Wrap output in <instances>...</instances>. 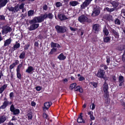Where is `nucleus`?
Returning <instances> with one entry per match:
<instances>
[{"mask_svg":"<svg viewBox=\"0 0 125 125\" xmlns=\"http://www.w3.org/2000/svg\"><path fill=\"white\" fill-rule=\"evenodd\" d=\"M46 15H44V14L39 16L35 17L30 22V23L32 24L36 23L41 22L46 19Z\"/></svg>","mask_w":125,"mask_h":125,"instance_id":"nucleus-1","label":"nucleus"},{"mask_svg":"<svg viewBox=\"0 0 125 125\" xmlns=\"http://www.w3.org/2000/svg\"><path fill=\"white\" fill-rule=\"evenodd\" d=\"M78 20L81 23H84L87 22L90 23L91 22V20L89 19L84 15H83L79 16L78 19Z\"/></svg>","mask_w":125,"mask_h":125,"instance_id":"nucleus-2","label":"nucleus"},{"mask_svg":"<svg viewBox=\"0 0 125 125\" xmlns=\"http://www.w3.org/2000/svg\"><path fill=\"white\" fill-rule=\"evenodd\" d=\"M55 28L58 33H64L67 31V28L64 26L57 25L55 26Z\"/></svg>","mask_w":125,"mask_h":125,"instance_id":"nucleus-3","label":"nucleus"},{"mask_svg":"<svg viewBox=\"0 0 125 125\" xmlns=\"http://www.w3.org/2000/svg\"><path fill=\"white\" fill-rule=\"evenodd\" d=\"M108 84L106 83V81H105L103 87V89L104 93V96L105 97H108L109 96V92L108 91Z\"/></svg>","mask_w":125,"mask_h":125,"instance_id":"nucleus-4","label":"nucleus"},{"mask_svg":"<svg viewBox=\"0 0 125 125\" xmlns=\"http://www.w3.org/2000/svg\"><path fill=\"white\" fill-rule=\"evenodd\" d=\"M2 33L3 34H7L8 33L11 31L12 30L11 28L8 26H6L2 28Z\"/></svg>","mask_w":125,"mask_h":125,"instance_id":"nucleus-5","label":"nucleus"},{"mask_svg":"<svg viewBox=\"0 0 125 125\" xmlns=\"http://www.w3.org/2000/svg\"><path fill=\"white\" fill-rule=\"evenodd\" d=\"M10 111L13 113L14 115L18 114L20 113V110L19 109H15L14 107L13 104H12L11 106L10 107Z\"/></svg>","mask_w":125,"mask_h":125,"instance_id":"nucleus-6","label":"nucleus"},{"mask_svg":"<svg viewBox=\"0 0 125 125\" xmlns=\"http://www.w3.org/2000/svg\"><path fill=\"white\" fill-rule=\"evenodd\" d=\"M105 72L103 70L101 69H99L98 71V73L96 74V76L99 78H102L104 76Z\"/></svg>","mask_w":125,"mask_h":125,"instance_id":"nucleus-7","label":"nucleus"},{"mask_svg":"<svg viewBox=\"0 0 125 125\" xmlns=\"http://www.w3.org/2000/svg\"><path fill=\"white\" fill-rule=\"evenodd\" d=\"M8 9L10 11H11L12 13L17 12L19 10L18 6L17 5L14 7H9Z\"/></svg>","mask_w":125,"mask_h":125,"instance_id":"nucleus-8","label":"nucleus"},{"mask_svg":"<svg viewBox=\"0 0 125 125\" xmlns=\"http://www.w3.org/2000/svg\"><path fill=\"white\" fill-rule=\"evenodd\" d=\"M100 29V26L98 24H95L93 26V31L96 33H97Z\"/></svg>","mask_w":125,"mask_h":125,"instance_id":"nucleus-9","label":"nucleus"},{"mask_svg":"<svg viewBox=\"0 0 125 125\" xmlns=\"http://www.w3.org/2000/svg\"><path fill=\"white\" fill-rule=\"evenodd\" d=\"M92 1V0H86V1L83 2L81 5V9H84Z\"/></svg>","mask_w":125,"mask_h":125,"instance_id":"nucleus-10","label":"nucleus"},{"mask_svg":"<svg viewBox=\"0 0 125 125\" xmlns=\"http://www.w3.org/2000/svg\"><path fill=\"white\" fill-rule=\"evenodd\" d=\"M34 23H33L31 25L30 27L29 28V30L30 31L34 30L37 28L39 26V24H34Z\"/></svg>","mask_w":125,"mask_h":125,"instance_id":"nucleus-11","label":"nucleus"},{"mask_svg":"<svg viewBox=\"0 0 125 125\" xmlns=\"http://www.w3.org/2000/svg\"><path fill=\"white\" fill-rule=\"evenodd\" d=\"M52 103L51 102H47L45 103L44 104V107H43V109L44 110L45 109L47 110L52 105Z\"/></svg>","mask_w":125,"mask_h":125,"instance_id":"nucleus-12","label":"nucleus"},{"mask_svg":"<svg viewBox=\"0 0 125 125\" xmlns=\"http://www.w3.org/2000/svg\"><path fill=\"white\" fill-rule=\"evenodd\" d=\"M100 13V11L99 10L94 8V9L92 15L93 16H97Z\"/></svg>","mask_w":125,"mask_h":125,"instance_id":"nucleus-13","label":"nucleus"},{"mask_svg":"<svg viewBox=\"0 0 125 125\" xmlns=\"http://www.w3.org/2000/svg\"><path fill=\"white\" fill-rule=\"evenodd\" d=\"M9 0H0V8L4 6Z\"/></svg>","mask_w":125,"mask_h":125,"instance_id":"nucleus-14","label":"nucleus"},{"mask_svg":"<svg viewBox=\"0 0 125 125\" xmlns=\"http://www.w3.org/2000/svg\"><path fill=\"white\" fill-rule=\"evenodd\" d=\"M111 30L114 34L115 37L117 39V41H118L119 38V35L118 32L112 28L111 29Z\"/></svg>","mask_w":125,"mask_h":125,"instance_id":"nucleus-15","label":"nucleus"},{"mask_svg":"<svg viewBox=\"0 0 125 125\" xmlns=\"http://www.w3.org/2000/svg\"><path fill=\"white\" fill-rule=\"evenodd\" d=\"M58 16L59 19L61 21L64 20L68 19L63 14H61L59 15H58Z\"/></svg>","mask_w":125,"mask_h":125,"instance_id":"nucleus-16","label":"nucleus"},{"mask_svg":"<svg viewBox=\"0 0 125 125\" xmlns=\"http://www.w3.org/2000/svg\"><path fill=\"white\" fill-rule=\"evenodd\" d=\"M51 47L52 48H54L57 47L59 48L60 47V45L58 43L52 42L51 43Z\"/></svg>","mask_w":125,"mask_h":125,"instance_id":"nucleus-17","label":"nucleus"},{"mask_svg":"<svg viewBox=\"0 0 125 125\" xmlns=\"http://www.w3.org/2000/svg\"><path fill=\"white\" fill-rule=\"evenodd\" d=\"M7 86V84H5L0 87V94H1L6 88Z\"/></svg>","mask_w":125,"mask_h":125,"instance_id":"nucleus-18","label":"nucleus"},{"mask_svg":"<svg viewBox=\"0 0 125 125\" xmlns=\"http://www.w3.org/2000/svg\"><path fill=\"white\" fill-rule=\"evenodd\" d=\"M11 41V40L10 38L7 39L5 41L4 43V46H6L9 45Z\"/></svg>","mask_w":125,"mask_h":125,"instance_id":"nucleus-19","label":"nucleus"},{"mask_svg":"<svg viewBox=\"0 0 125 125\" xmlns=\"http://www.w3.org/2000/svg\"><path fill=\"white\" fill-rule=\"evenodd\" d=\"M110 3L115 8L117 7L119 5L117 1H112Z\"/></svg>","mask_w":125,"mask_h":125,"instance_id":"nucleus-20","label":"nucleus"},{"mask_svg":"<svg viewBox=\"0 0 125 125\" xmlns=\"http://www.w3.org/2000/svg\"><path fill=\"white\" fill-rule=\"evenodd\" d=\"M66 58V57L62 53H61L58 57V58L60 60H63Z\"/></svg>","mask_w":125,"mask_h":125,"instance_id":"nucleus-21","label":"nucleus"},{"mask_svg":"<svg viewBox=\"0 0 125 125\" xmlns=\"http://www.w3.org/2000/svg\"><path fill=\"white\" fill-rule=\"evenodd\" d=\"M6 119V117L4 115L0 116V124L3 123Z\"/></svg>","mask_w":125,"mask_h":125,"instance_id":"nucleus-22","label":"nucleus"},{"mask_svg":"<svg viewBox=\"0 0 125 125\" xmlns=\"http://www.w3.org/2000/svg\"><path fill=\"white\" fill-rule=\"evenodd\" d=\"M78 4V2L76 1H72L70 2V5L73 6H75Z\"/></svg>","mask_w":125,"mask_h":125,"instance_id":"nucleus-23","label":"nucleus"},{"mask_svg":"<svg viewBox=\"0 0 125 125\" xmlns=\"http://www.w3.org/2000/svg\"><path fill=\"white\" fill-rule=\"evenodd\" d=\"M74 90L75 91H79L82 93L83 92V90L81 87L79 86H77L74 88Z\"/></svg>","mask_w":125,"mask_h":125,"instance_id":"nucleus-24","label":"nucleus"},{"mask_svg":"<svg viewBox=\"0 0 125 125\" xmlns=\"http://www.w3.org/2000/svg\"><path fill=\"white\" fill-rule=\"evenodd\" d=\"M20 44L19 43H16L15 44L12 48V50L14 51L16 50L19 47Z\"/></svg>","mask_w":125,"mask_h":125,"instance_id":"nucleus-25","label":"nucleus"},{"mask_svg":"<svg viewBox=\"0 0 125 125\" xmlns=\"http://www.w3.org/2000/svg\"><path fill=\"white\" fill-rule=\"evenodd\" d=\"M44 15H46V18L47 17H48L50 19H52L53 17V15L51 13H50L47 14V13H45Z\"/></svg>","mask_w":125,"mask_h":125,"instance_id":"nucleus-26","label":"nucleus"},{"mask_svg":"<svg viewBox=\"0 0 125 125\" xmlns=\"http://www.w3.org/2000/svg\"><path fill=\"white\" fill-rule=\"evenodd\" d=\"M33 70V69L32 67L30 66L28 67V68L26 70V72L28 73H30Z\"/></svg>","mask_w":125,"mask_h":125,"instance_id":"nucleus-27","label":"nucleus"},{"mask_svg":"<svg viewBox=\"0 0 125 125\" xmlns=\"http://www.w3.org/2000/svg\"><path fill=\"white\" fill-rule=\"evenodd\" d=\"M77 122L79 123H85V121L82 117H79L77 120Z\"/></svg>","mask_w":125,"mask_h":125,"instance_id":"nucleus-28","label":"nucleus"},{"mask_svg":"<svg viewBox=\"0 0 125 125\" xmlns=\"http://www.w3.org/2000/svg\"><path fill=\"white\" fill-rule=\"evenodd\" d=\"M25 53L24 52H22L19 56V58L20 59H23L25 57Z\"/></svg>","mask_w":125,"mask_h":125,"instance_id":"nucleus-29","label":"nucleus"},{"mask_svg":"<svg viewBox=\"0 0 125 125\" xmlns=\"http://www.w3.org/2000/svg\"><path fill=\"white\" fill-rule=\"evenodd\" d=\"M103 31L105 34L107 36L108 35L109 33L108 31V30L106 28L105 26L104 28V29Z\"/></svg>","mask_w":125,"mask_h":125,"instance_id":"nucleus-30","label":"nucleus"},{"mask_svg":"<svg viewBox=\"0 0 125 125\" xmlns=\"http://www.w3.org/2000/svg\"><path fill=\"white\" fill-rule=\"evenodd\" d=\"M34 13V11L33 10H30L28 12V16H32Z\"/></svg>","mask_w":125,"mask_h":125,"instance_id":"nucleus-31","label":"nucleus"},{"mask_svg":"<svg viewBox=\"0 0 125 125\" xmlns=\"http://www.w3.org/2000/svg\"><path fill=\"white\" fill-rule=\"evenodd\" d=\"M24 5L25 4L23 3H22L20 5H19V4H17V6H18L19 10V9H22L24 8Z\"/></svg>","mask_w":125,"mask_h":125,"instance_id":"nucleus-32","label":"nucleus"},{"mask_svg":"<svg viewBox=\"0 0 125 125\" xmlns=\"http://www.w3.org/2000/svg\"><path fill=\"white\" fill-rule=\"evenodd\" d=\"M105 9L109 12H111L114 11L115 9L114 8H109L108 7H106Z\"/></svg>","mask_w":125,"mask_h":125,"instance_id":"nucleus-33","label":"nucleus"},{"mask_svg":"<svg viewBox=\"0 0 125 125\" xmlns=\"http://www.w3.org/2000/svg\"><path fill=\"white\" fill-rule=\"evenodd\" d=\"M76 85V83H73L71 84L70 87V89L72 90L73 88L75 87Z\"/></svg>","mask_w":125,"mask_h":125,"instance_id":"nucleus-34","label":"nucleus"},{"mask_svg":"<svg viewBox=\"0 0 125 125\" xmlns=\"http://www.w3.org/2000/svg\"><path fill=\"white\" fill-rule=\"evenodd\" d=\"M104 67V70L106 69L108 67L107 66L104 64H101L100 65V67L101 68L100 69H103V67Z\"/></svg>","mask_w":125,"mask_h":125,"instance_id":"nucleus-35","label":"nucleus"},{"mask_svg":"<svg viewBox=\"0 0 125 125\" xmlns=\"http://www.w3.org/2000/svg\"><path fill=\"white\" fill-rule=\"evenodd\" d=\"M115 23L116 24L120 25L121 24L120 21L118 19H116L115 20Z\"/></svg>","mask_w":125,"mask_h":125,"instance_id":"nucleus-36","label":"nucleus"},{"mask_svg":"<svg viewBox=\"0 0 125 125\" xmlns=\"http://www.w3.org/2000/svg\"><path fill=\"white\" fill-rule=\"evenodd\" d=\"M57 49L55 48H53L49 52L50 54H52L54 52L57 51Z\"/></svg>","mask_w":125,"mask_h":125,"instance_id":"nucleus-37","label":"nucleus"},{"mask_svg":"<svg viewBox=\"0 0 125 125\" xmlns=\"http://www.w3.org/2000/svg\"><path fill=\"white\" fill-rule=\"evenodd\" d=\"M119 82H124V78L123 76H120L119 77Z\"/></svg>","mask_w":125,"mask_h":125,"instance_id":"nucleus-38","label":"nucleus"},{"mask_svg":"<svg viewBox=\"0 0 125 125\" xmlns=\"http://www.w3.org/2000/svg\"><path fill=\"white\" fill-rule=\"evenodd\" d=\"M110 38L108 37H106L104 38V42H108L110 40Z\"/></svg>","mask_w":125,"mask_h":125,"instance_id":"nucleus-39","label":"nucleus"},{"mask_svg":"<svg viewBox=\"0 0 125 125\" xmlns=\"http://www.w3.org/2000/svg\"><path fill=\"white\" fill-rule=\"evenodd\" d=\"M20 71H17V76L18 78L19 79H21V74L20 73Z\"/></svg>","mask_w":125,"mask_h":125,"instance_id":"nucleus-40","label":"nucleus"},{"mask_svg":"<svg viewBox=\"0 0 125 125\" xmlns=\"http://www.w3.org/2000/svg\"><path fill=\"white\" fill-rule=\"evenodd\" d=\"M23 63L21 62L20 64H19L17 67L16 71H20V68L22 66Z\"/></svg>","mask_w":125,"mask_h":125,"instance_id":"nucleus-41","label":"nucleus"},{"mask_svg":"<svg viewBox=\"0 0 125 125\" xmlns=\"http://www.w3.org/2000/svg\"><path fill=\"white\" fill-rule=\"evenodd\" d=\"M28 119H31L32 118V114L31 113H30L28 114L27 115Z\"/></svg>","mask_w":125,"mask_h":125,"instance_id":"nucleus-42","label":"nucleus"},{"mask_svg":"<svg viewBox=\"0 0 125 125\" xmlns=\"http://www.w3.org/2000/svg\"><path fill=\"white\" fill-rule=\"evenodd\" d=\"M9 104V102L7 101H5L3 103V104L6 107Z\"/></svg>","mask_w":125,"mask_h":125,"instance_id":"nucleus-43","label":"nucleus"},{"mask_svg":"<svg viewBox=\"0 0 125 125\" xmlns=\"http://www.w3.org/2000/svg\"><path fill=\"white\" fill-rule=\"evenodd\" d=\"M92 106L91 108L92 110H93L95 108V106L94 104V103H92L91 105L90 108H91V107Z\"/></svg>","mask_w":125,"mask_h":125,"instance_id":"nucleus-44","label":"nucleus"},{"mask_svg":"<svg viewBox=\"0 0 125 125\" xmlns=\"http://www.w3.org/2000/svg\"><path fill=\"white\" fill-rule=\"evenodd\" d=\"M43 116L44 118H45L47 119H48V116L45 113H43Z\"/></svg>","mask_w":125,"mask_h":125,"instance_id":"nucleus-45","label":"nucleus"},{"mask_svg":"<svg viewBox=\"0 0 125 125\" xmlns=\"http://www.w3.org/2000/svg\"><path fill=\"white\" fill-rule=\"evenodd\" d=\"M62 4L60 2H57L56 3V6L57 7H59L62 6Z\"/></svg>","mask_w":125,"mask_h":125,"instance_id":"nucleus-46","label":"nucleus"},{"mask_svg":"<svg viewBox=\"0 0 125 125\" xmlns=\"http://www.w3.org/2000/svg\"><path fill=\"white\" fill-rule=\"evenodd\" d=\"M121 15L125 16V10L124 9L122 10L121 11Z\"/></svg>","mask_w":125,"mask_h":125,"instance_id":"nucleus-47","label":"nucleus"},{"mask_svg":"<svg viewBox=\"0 0 125 125\" xmlns=\"http://www.w3.org/2000/svg\"><path fill=\"white\" fill-rule=\"evenodd\" d=\"M5 20V17L3 15H0V20Z\"/></svg>","mask_w":125,"mask_h":125,"instance_id":"nucleus-48","label":"nucleus"},{"mask_svg":"<svg viewBox=\"0 0 125 125\" xmlns=\"http://www.w3.org/2000/svg\"><path fill=\"white\" fill-rule=\"evenodd\" d=\"M42 8L44 10H46L48 8V6L46 5H45L43 6Z\"/></svg>","mask_w":125,"mask_h":125,"instance_id":"nucleus-49","label":"nucleus"},{"mask_svg":"<svg viewBox=\"0 0 125 125\" xmlns=\"http://www.w3.org/2000/svg\"><path fill=\"white\" fill-rule=\"evenodd\" d=\"M91 83L94 87L95 88L97 87V84L95 82H92Z\"/></svg>","mask_w":125,"mask_h":125,"instance_id":"nucleus-50","label":"nucleus"},{"mask_svg":"<svg viewBox=\"0 0 125 125\" xmlns=\"http://www.w3.org/2000/svg\"><path fill=\"white\" fill-rule=\"evenodd\" d=\"M15 66V65L13 63L10 65V70H11L14 68V67Z\"/></svg>","mask_w":125,"mask_h":125,"instance_id":"nucleus-51","label":"nucleus"},{"mask_svg":"<svg viewBox=\"0 0 125 125\" xmlns=\"http://www.w3.org/2000/svg\"><path fill=\"white\" fill-rule=\"evenodd\" d=\"M30 46V45L29 44H28L26 45H25L24 46V49L25 50H27L28 49Z\"/></svg>","mask_w":125,"mask_h":125,"instance_id":"nucleus-52","label":"nucleus"},{"mask_svg":"<svg viewBox=\"0 0 125 125\" xmlns=\"http://www.w3.org/2000/svg\"><path fill=\"white\" fill-rule=\"evenodd\" d=\"M93 112L92 111H90L88 112V114L90 116L93 115Z\"/></svg>","mask_w":125,"mask_h":125,"instance_id":"nucleus-53","label":"nucleus"},{"mask_svg":"<svg viewBox=\"0 0 125 125\" xmlns=\"http://www.w3.org/2000/svg\"><path fill=\"white\" fill-rule=\"evenodd\" d=\"M19 63V61L17 60L15 61V62L13 63L14 64L15 66L16 65H17Z\"/></svg>","mask_w":125,"mask_h":125,"instance_id":"nucleus-54","label":"nucleus"},{"mask_svg":"<svg viewBox=\"0 0 125 125\" xmlns=\"http://www.w3.org/2000/svg\"><path fill=\"white\" fill-rule=\"evenodd\" d=\"M84 79V78L83 76H81L79 78V81H82Z\"/></svg>","mask_w":125,"mask_h":125,"instance_id":"nucleus-55","label":"nucleus"},{"mask_svg":"<svg viewBox=\"0 0 125 125\" xmlns=\"http://www.w3.org/2000/svg\"><path fill=\"white\" fill-rule=\"evenodd\" d=\"M125 52L122 55V60L124 61L125 60Z\"/></svg>","mask_w":125,"mask_h":125,"instance_id":"nucleus-56","label":"nucleus"},{"mask_svg":"<svg viewBox=\"0 0 125 125\" xmlns=\"http://www.w3.org/2000/svg\"><path fill=\"white\" fill-rule=\"evenodd\" d=\"M110 59L109 58H107L106 62L107 63V65H108L109 64V63L110 62Z\"/></svg>","mask_w":125,"mask_h":125,"instance_id":"nucleus-57","label":"nucleus"},{"mask_svg":"<svg viewBox=\"0 0 125 125\" xmlns=\"http://www.w3.org/2000/svg\"><path fill=\"white\" fill-rule=\"evenodd\" d=\"M68 81V79L66 78H65L62 80V81L63 82V83H65L66 82H67Z\"/></svg>","mask_w":125,"mask_h":125,"instance_id":"nucleus-58","label":"nucleus"},{"mask_svg":"<svg viewBox=\"0 0 125 125\" xmlns=\"http://www.w3.org/2000/svg\"><path fill=\"white\" fill-rule=\"evenodd\" d=\"M70 29L72 31H75L76 30V29L74 28L73 27H70Z\"/></svg>","mask_w":125,"mask_h":125,"instance_id":"nucleus-59","label":"nucleus"},{"mask_svg":"<svg viewBox=\"0 0 125 125\" xmlns=\"http://www.w3.org/2000/svg\"><path fill=\"white\" fill-rule=\"evenodd\" d=\"M14 94L13 92L11 93L10 94V98L13 97V96Z\"/></svg>","mask_w":125,"mask_h":125,"instance_id":"nucleus-60","label":"nucleus"},{"mask_svg":"<svg viewBox=\"0 0 125 125\" xmlns=\"http://www.w3.org/2000/svg\"><path fill=\"white\" fill-rule=\"evenodd\" d=\"M90 117L91 120H94L95 119V117L93 115L90 116Z\"/></svg>","mask_w":125,"mask_h":125,"instance_id":"nucleus-61","label":"nucleus"},{"mask_svg":"<svg viewBox=\"0 0 125 125\" xmlns=\"http://www.w3.org/2000/svg\"><path fill=\"white\" fill-rule=\"evenodd\" d=\"M36 89L38 91H40L41 90V88L40 87H36Z\"/></svg>","mask_w":125,"mask_h":125,"instance_id":"nucleus-62","label":"nucleus"},{"mask_svg":"<svg viewBox=\"0 0 125 125\" xmlns=\"http://www.w3.org/2000/svg\"><path fill=\"white\" fill-rule=\"evenodd\" d=\"M107 19L108 20H110L111 19V17L112 16L111 15H107Z\"/></svg>","mask_w":125,"mask_h":125,"instance_id":"nucleus-63","label":"nucleus"},{"mask_svg":"<svg viewBox=\"0 0 125 125\" xmlns=\"http://www.w3.org/2000/svg\"><path fill=\"white\" fill-rule=\"evenodd\" d=\"M6 107L3 104L0 107V109H4L6 108Z\"/></svg>","mask_w":125,"mask_h":125,"instance_id":"nucleus-64","label":"nucleus"}]
</instances>
